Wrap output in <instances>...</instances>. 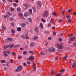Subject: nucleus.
<instances>
[{"label": "nucleus", "mask_w": 76, "mask_h": 76, "mask_svg": "<svg viewBox=\"0 0 76 76\" xmlns=\"http://www.w3.org/2000/svg\"><path fill=\"white\" fill-rule=\"evenodd\" d=\"M22 66H20L18 67V69H16L15 70V72H17L18 71H21L22 70Z\"/></svg>", "instance_id": "f257e3e1"}, {"label": "nucleus", "mask_w": 76, "mask_h": 76, "mask_svg": "<svg viewBox=\"0 0 76 76\" xmlns=\"http://www.w3.org/2000/svg\"><path fill=\"white\" fill-rule=\"evenodd\" d=\"M56 45L58 48L59 49H62V48H63L62 44H60L59 45L57 44Z\"/></svg>", "instance_id": "f03ea898"}, {"label": "nucleus", "mask_w": 76, "mask_h": 76, "mask_svg": "<svg viewBox=\"0 0 76 76\" xmlns=\"http://www.w3.org/2000/svg\"><path fill=\"white\" fill-rule=\"evenodd\" d=\"M49 13L48 11H46L45 12L44 14L43 15V16L44 17H46V16H47L48 15Z\"/></svg>", "instance_id": "7ed1b4c3"}, {"label": "nucleus", "mask_w": 76, "mask_h": 76, "mask_svg": "<svg viewBox=\"0 0 76 76\" xmlns=\"http://www.w3.org/2000/svg\"><path fill=\"white\" fill-rule=\"evenodd\" d=\"M28 60H34V57L33 56H31L28 58Z\"/></svg>", "instance_id": "20e7f679"}, {"label": "nucleus", "mask_w": 76, "mask_h": 76, "mask_svg": "<svg viewBox=\"0 0 76 76\" xmlns=\"http://www.w3.org/2000/svg\"><path fill=\"white\" fill-rule=\"evenodd\" d=\"M76 62H74L73 64L72 65V68H74L75 67H76Z\"/></svg>", "instance_id": "39448f33"}, {"label": "nucleus", "mask_w": 76, "mask_h": 76, "mask_svg": "<svg viewBox=\"0 0 76 76\" xmlns=\"http://www.w3.org/2000/svg\"><path fill=\"white\" fill-rule=\"evenodd\" d=\"M52 50H51L50 49H49V51H53V52H54L55 51V49H54V47H52L51 48Z\"/></svg>", "instance_id": "423d86ee"}, {"label": "nucleus", "mask_w": 76, "mask_h": 76, "mask_svg": "<svg viewBox=\"0 0 76 76\" xmlns=\"http://www.w3.org/2000/svg\"><path fill=\"white\" fill-rule=\"evenodd\" d=\"M39 26L40 28H41L42 29H43V25L42 23H40L39 24Z\"/></svg>", "instance_id": "0eeeda50"}, {"label": "nucleus", "mask_w": 76, "mask_h": 76, "mask_svg": "<svg viewBox=\"0 0 76 76\" xmlns=\"http://www.w3.org/2000/svg\"><path fill=\"white\" fill-rule=\"evenodd\" d=\"M75 37H71L70 39H69V41H73L74 39H75Z\"/></svg>", "instance_id": "6e6552de"}, {"label": "nucleus", "mask_w": 76, "mask_h": 76, "mask_svg": "<svg viewBox=\"0 0 76 76\" xmlns=\"http://www.w3.org/2000/svg\"><path fill=\"white\" fill-rule=\"evenodd\" d=\"M38 5H39V7H41V6H42V4H41V2L40 1L38 2Z\"/></svg>", "instance_id": "1a4fd4ad"}, {"label": "nucleus", "mask_w": 76, "mask_h": 76, "mask_svg": "<svg viewBox=\"0 0 76 76\" xmlns=\"http://www.w3.org/2000/svg\"><path fill=\"white\" fill-rule=\"evenodd\" d=\"M38 28L37 27H36L34 28V30L35 31H36L37 32H39V30H38Z\"/></svg>", "instance_id": "9d476101"}, {"label": "nucleus", "mask_w": 76, "mask_h": 76, "mask_svg": "<svg viewBox=\"0 0 76 76\" xmlns=\"http://www.w3.org/2000/svg\"><path fill=\"white\" fill-rule=\"evenodd\" d=\"M28 13L29 14H32V10L31 9H30L29 10Z\"/></svg>", "instance_id": "9b49d317"}, {"label": "nucleus", "mask_w": 76, "mask_h": 76, "mask_svg": "<svg viewBox=\"0 0 76 76\" xmlns=\"http://www.w3.org/2000/svg\"><path fill=\"white\" fill-rule=\"evenodd\" d=\"M11 32L12 33V34H15V30L13 29H12L11 30Z\"/></svg>", "instance_id": "f8f14e48"}, {"label": "nucleus", "mask_w": 76, "mask_h": 76, "mask_svg": "<svg viewBox=\"0 0 76 76\" xmlns=\"http://www.w3.org/2000/svg\"><path fill=\"white\" fill-rule=\"evenodd\" d=\"M38 38V36H34L33 38V39L34 40H37Z\"/></svg>", "instance_id": "ddd939ff"}, {"label": "nucleus", "mask_w": 76, "mask_h": 76, "mask_svg": "<svg viewBox=\"0 0 76 76\" xmlns=\"http://www.w3.org/2000/svg\"><path fill=\"white\" fill-rule=\"evenodd\" d=\"M66 17L67 19H69L70 18V15H66Z\"/></svg>", "instance_id": "4468645a"}, {"label": "nucleus", "mask_w": 76, "mask_h": 76, "mask_svg": "<svg viewBox=\"0 0 76 76\" xmlns=\"http://www.w3.org/2000/svg\"><path fill=\"white\" fill-rule=\"evenodd\" d=\"M33 67L34 68V71L36 70V65L35 64L33 65Z\"/></svg>", "instance_id": "2eb2a0df"}, {"label": "nucleus", "mask_w": 76, "mask_h": 76, "mask_svg": "<svg viewBox=\"0 0 76 76\" xmlns=\"http://www.w3.org/2000/svg\"><path fill=\"white\" fill-rule=\"evenodd\" d=\"M18 31H21V28L20 27H18L17 28Z\"/></svg>", "instance_id": "dca6fc26"}, {"label": "nucleus", "mask_w": 76, "mask_h": 76, "mask_svg": "<svg viewBox=\"0 0 76 76\" xmlns=\"http://www.w3.org/2000/svg\"><path fill=\"white\" fill-rule=\"evenodd\" d=\"M3 17H4V19H7V18H8V15H4L3 16Z\"/></svg>", "instance_id": "f3484780"}, {"label": "nucleus", "mask_w": 76, "mask_h": 76, "mask_svg": "<svg viewBox=\"0 0 76 76\" xmlns=\"http://www.w3.org/2000/svg\"><path fill=\"white\" fill-rule=\"evenodd\" d=\"M21 26L23 27H25L26 26V24L25 23H23L21 24Z\"/></svg>", "instance_id": "a211bd4d"}, {"label": "nucleus", "mask_w": 76, "mask_h": 76, "mask_svg": "<svg viewBox=\"0 0 76 76\" xmlns=\"http://www.w3.org/2000/svg\"><path fill=\"white\" fill-rule=\"evenodd\" d=\"M50 22L51 23H54V19H52L50 20Z\"/></svg>", "instance_id": "6ab92c4d"}, {"label": "nucleus", "mask_w": 76, "mask_h": 76, "mask_svg": "<svg viewBox=\"0 0 76 76\" xmlns=\"http://www.w3.org/2000/svg\"><path fill=\"white\" fill-rule=\"evenodd\" d=\"M55 72L54 71H52L50 72V75H53V74H54Z\"/></svg>", "instance_id": "aec40b11"}, {"label": "nucleus", "mask_w": 76, "mask_h": 76, "mask_svg": "<svg viewBox=\"0 0 76 76\" xmlns=\"http://www.w3.org/2000/svg\"><path fill=\"white\" fill-rule=\"evenodd\" d=\"M67 58V56H65V57H64L63 58V60L64 61Z\"/></svg>", "instance_id": "412c9836"}, {"label": "nucleus", "mask_w": 76, "mask_h": 76, "mask_svg": "<svg viewBox=\"0 0 76 76\" xmlns=\"http://www.w3.org/2000/svg\"><path fill=\"white\" fill-rule=\"evenodd\" d=\"M9 45H7V46H6L4 47V49H7V48H9Z\"/></svg>", "instance_id": "4be33fe9"}, {"label": "nucleus", "mask_w": 76, "mask_h": 76, "mask_svg": "<svg viewBox=\"0 0 76 76\" xmlns=\"http://www.w3.org/2000/svg\"><path fill=\"white\" fill-rule=\"evenodd\" d=\"M41 21L43 22H45V20L43 18H41Z\"/></svg>", "instance_id": "5701e85b"}, {"label": "nucleus", "mask_w": 76, "mask_h": 76, "mask_svg": "<svg viewBox=\"0 0 76 76\" xmlns=\"http://www.w3.org/2000/svg\"><path fill=\"white\" fill-rule=\"evenodd\" d=\"M28 15V12H26L24 14V16L25 17H27Z\"/></svg>", "instance_id": "b1692460"}, {"label": "nucleus", "mask_w": 76, "mask_h": 76, "mask_svg": "<svg viewBox=\"0 0 76 76\" xmlns=\"http://www.w3.org/2000/svg\"><path fill=\"white\" fill-rule=\"evenodd\" d=\"M53 15L54 16H57V15L55 12H53Z\"/></svg>", "instance_id": "393cba45"}, {"label": "nucleus", "mask_w": 76, "mask_h": 76, "mask_svg": "<svg viewBox=\"0 0 76 76\" xmlns=\"http://www.w3.org/2000/svg\"><path fill=\"white\" fill-rule=\"evenodd\" d=\"M28 20L29 21V22H32V20L31 18H28Z\"/></svg>", "instance_id": "a878e982"}, {"label": "nucleus", "mask_w": 76, "mask_h": 76, "mask_svg": "<svg viewBox=\"0 0 76 76\" xmlns=\"http://www.w3.org/2000/svg\"><path fill=\"white\" fill-rule=\"evenodd\" d=\"M68 23H70V22H72V20L71 19L68 20H67Z\"/></svg>", "instance_id": "bb28decb"}, {"label": "nucleus", "mask_w": 76, "mask_h": 76, "mask_svg": "<svg viewBox=\"0 0 76 76\" xmlns=\"http://www.w3.org/2000/svg\"><path fill=\"white\" fill-rule=\"evenodd\" d=\"M17 11L18 12H20V8H17Z\"/></svg>", "instance_id": "cd10ccee"}, {"label": "nucleus", "mask_w": 76, "mask_h": 76, "mask_svg": "<svg viewBox=\"0 0 76 76\" xmlns=\"http://www.w3.org/2000/svg\"><path fill=\"white\" fill-rule=\"evenodd\" d=\"M4 56H7V54L6 52H4Z\"/></svg>", "instance_id": "c85d7f7f"}, {"label": "nucleus", "mask_w": 76, "mask_h": 76, "mask_svg": "<svg viewBox=\"0 0 76 76\" xmlns=\"http://www.w3.org/2000/svg\"><path fill=\"white\" fill-rule=\"evenodd\" d=\"M8 40L10 41H13V39L12 38H8Z\"/></svg>", "instance_id": "c756f323"}, {"label": "nucleus", "mask_w": 76, "mask_h": 76, "mask_svg": "<svg viewBox=\"0 0 76 76\" xmlns=\"http://www.w3.org/2000/svg\"><path fill=\"white\" fill-rule=\"evenodd\" d=\"M19 16H20V17H23V14L22 13H20L19 14Z\"/></svg>", "instance_id": "7c9ffc66"}, {"label": "nucleus", "mask_w": 76, "mask_h": 76, "mask_svg": "<svg viewBox=\"0 0 76 76\" xmlns=\"http://www.w3.org/2000/svg\"><path fill=\"white\" fill-rule=\"evenodd\" d=\"M2 28L3 30H6V27H2Z\"/></svg>", "instance_id": "2f4dec72"}, {"label": "nucleus", "mask_w": 76, "mask_h": 76, "mask_svg": "<svg viewBox=\"0 0 76 76\" xmlns=\"http://www.w3.org/2000/svg\"><path fill=\"white\" fill-rule=\"evenodd\" d=\"M29 37L28 36H26V39H29Z\"/></svg>", "instance_id": "473e14b6"}, {"label": "nucleus", "mask_w": 76, "mask_h": 76, "mask_svg": "<svg viewBox=\"0 0 76 76\" xmlns=\"http://www.w3.org/2000/svg\"><path fill=\"white\" fill-rule=\"evenodd\" d=\"M27 53V52L26 51H24L23 53V54L25 55V54H26Z\"/></svg>", "instance_id": "72a5a7b5"}, {"label": "nucleus", "mask_w": 76, "mask_h": 76, "mask_svg": "<svg viewBox=\"0 0 76 76\" xmlns=\"http://www.w3.org/2000/svg\"><path fill=\"white\" fill-rule=\"evenodd\" d=\"M31 47H33L34 45V43H31Z\"/></svg>", "instance_id": "f704fd0d"}, {"label": "nucleus", "mask_w": 76, "mask_h": 76, "mask_svg": "<svg viewBox=\"0 0 76 76\" xmlns=\"http://www.w3.org/2000/svg\"><path fill=\"white\" fill-rule=\"evenodd\" d=\"M21 37L22 38H23V39H25V36H23V35H21Z\"/></svg>", "instance_id": "c9c22d12"}, {"label": "nucleus", "mask_w": 76, "mask_h": 76, "mask_svg": "<svg viewBox=\"0 0 76 76\" xmlns=\"http://www.w3.org/2000/svg\"><path fill=\"white\" fill-rule=\"evenodd\" d=\"M32 9L35 12V11H36V9H35V8L34 7H33L32 8Z\"/></svg>", "instance_id": "e433bc0d"}, {"label": "nucleus", "mask_w": 76, "mask_h": 76, "mask_svg": "<svg viewBox=\"0 0 76 76\" xmlns=\"http://www.w3.org/2000/svg\"><path fill=\"white\" fill-rule=\"evenodd\" d=\"M12 55H14V56H15L16 55V53H15L14 52H12Z\"/></svg>", "instance_id": "4c0bfd02"}, {"label": "nucleus", "mask_w": 76, "mask_h": 76, "mask_svg": "<svg viewBox=\"0 0 76 76\" xmlns=\"http://www.w3.org/2000/svg\"><path fill=\"white\" fill-rule=\"evenodd\" d=\"M58 40L59 41L61 42V41H62V39L60 38L58 39Z\"/></svg>", "instance_id": "58836bf2"}, {"label": "nucleus", "mask_w": 76, "mask_h": 76, "mask_svg": "<svg viewBox=\"0 0 76 76\" xmlns=\"http://www.w3.org/2000/svg\"><path fill=\"white\" fill-rule=\"evenodd\" d=\"M19 45H15L14 46V47H19Z\"/></svg>", "instance_id": "ea45409f"}, {"label": "nucleus", "mask_w": 76, "mask_h": 76, "mask_svg": "<svg viewBox=\"0 0 76 76\" xmlns=\"http://www.w3.org/2000/svg\"><path fill=\"white\" fill-rule=\"evenodd\" d=\"M13 5L14 6H15V7L17 6V4H16V3L13 4Z\"/></svg>", "instance_id": "a19ab883"}, {"label": "nucleus", "mask_w": 76, "mask_h": 76, "mask_svg": "<svg viewBox=\"0 0 76 76\" xmlns=\"http://www.w3.org/2000/svg\"><path fill=\"white\" fill-rule=\"evenodd\" d=\"M60 75H61V73H58L56 75V76H60Z\"/></svg>", "instance_id": "79ce46f5"}, {"label": "nucleus", "mask_w": 76, "mask_h": 76, "mask_svg": "<svg viewBox=\"0 0 76 76\" xmlns=\"http://www.w3.org/2000/svg\"><path fill=\"white\" fill-rule=\"evenodd\" d=\"M59 22L61 23V22H63V20L62 19H61L59 20Z\"/></svg>", "instance_id": "37998d69"}, {"label": "nucleus", "mask_w": 76, "mask_h": 76, "mask_svg": "<svg viewBox=\"0 0 76 76\" xmlns=\"http://www.w3.org/2000/svg\"><path fill=\"white\" fill-rule=\"evenodd\" d=\"M10 21H13V18H10Z\"/></svg>", "instance_id": "c03bdc74"}, {"label": "nucleus", "mask_w": 76, "mask_h": 76, "mask_svg": "<svg viewBox=\"0 0 76 76\" xmlns=\"http://www.w3.org/2000/svg\"><path fill=\"white\" fill-rule=\"evenodd\" d=\"M11 10L12 11V12H13V11H14V9L13 8H11Z\"/></svg>", "instance_id": "a18cd8bd"}, {"label": "nucleus", "mask_w": 76, "mask_h": 76, "mask_svg": "<svg viewBox=\"0 0 76 76\" xmlns=\"http://www.w3.org/2000/svg\"><path fill=\"white\" fill-rule=\"evenodd\" d=\"M53 34L54 35H56V32L55 31H53Z\"/></svg>", "instance_id": "49530a36"}, {"label": "nucleus", "mask_w": 76, "mask_h": 76, "mask_svg": "<svg viewBox=\"0 0 76 76\" xmlns=\"http://www.w3.org/2000/svg\"><path fill=\"white\" fill-rule=\"evenodd\" d=\"M40 54L41 55H44V53L43 52H41L40 53Z\"/></svg>", "instance_id": "de8ad7c7"}, {"label": "nucleus", "mask_w": 76, "mask_h": 76, "mask_svg": "<svg viewBox=\"0 0 76 76\" xmlns=\"http://www.w3.org/2000/svg\"><path fill=\"white\" fill-rule=\"evenodd\" d=\"M71 11H72V9H69V10H68V13H70V12H71Z\"/></svg>", "instance_id": "09e8293b"}, {"label": "nucleus", "mask_w": 76, "mask_h": 76, "mask_svg": "<svg viewBox=\"0 0 76 76\" xmlns=\"http://www.w3.org/2000/svg\"><path fill=\"white\" fill-rule=\"evenodd\" d=\"M7 54H9L10 53V51L9 50H7Z\"/></svg>", "instance_id": "8fccbe9b"}, {"label": "nucleus", "mask_w": 76, "mask_h": 76, "mask_svg": "<svg viewBox=\"0 0 76 76\" xmlns=\"http://www.w3.org/2000/svg\"><path fill=\"white\" fill-rule=\"evenodd\" d=\"M50 25H51V24H50V23H49V24H48V27H50Z\"/></svg>", "instance_id": "3c124183"}, {"label": "nucleus", "mask_w": 76, "mask_h": 76, "mask_svg": "<svg viewBox=\"0 0 76 76\" xmlns=\"http://www.w3.org/2000/svg\"><path fill=\"white\" fill-rule=\"evenodd\" d=\"M5 61H4V60H1V63H4V62H5Z\"/></svg>", "instance_id": "603ef678"}, {"label": "nucleus", "mask_w": 76, "mask_h": 76, "mask_svg": "<svg viewBox=\"0 0 76 76\" xmlns=\"http://www.w3.org/2000/svg\"><path fill=\"white\" fill-rule=\"evenodd\" d=\"M65 11V10H63V11H62V14L63 15V14H64V13Z\"/></svg>", "instance_id": "864d4df0"}, {"label": "nucleus", "mask_w": 76, "mask_h": 76, "mask_svg": "<svg viewBox=\"0 0 76 76\" xmlns=\"http://www.w3.org/2000/svg\"><path fill=\"white\" fill-rule=\"evenodd\" d=\"M18 59H20V58H22V56H20L18 57Z\"/></svg>", "instance_id": "5fc2aeb1"}, {"label": "nucleus", "mask_w": 76, "mask_h": 76, "mask_svg": "<svg viewBox=\"0 0 76 76\" xmlns=\"http://www.w3.org/2000/svg\"><path fill=\"white\" fill-rule=\"evenodd\" d=\"M64 71H65L64 69H62V70H61V72H64Z\"/></svg>", "instance_id": "6e6d98bb"}, {"label": "nucleus", "mask_w": 76, "mask_h": 76, "mask_svg": "<svg viewBox=\"0 0 76 76\" xmlns=\"http://www.w3.org/2000/svg\"><path fill=\"white\" fill-rule=\"evenodd\" d=\"M72 36H73V34H71L69 35V37H72Z\"/></svg>", "instance_id": "4d7b16f0"}, {"label": "nucleus", "mask_w": 76, "mask_h": 76, "mask_svg": "<svg viewBox=\"0 0 76 76\" xmlns=\"http://www.w3.org/2000/svg\"><path fill=\"white\" fill-rule=\"evenodd\" d=\"M51 37H48V39H49V40H51Z\"/></svg>", "instance_id": "13d9d810"}, {"label": "nucleus", "mask_w": 76, "mask_h": 76, "mask_svg": "<svg viewBox=\"0 0 76 76\" xmlns=\"http://www.w3.org/2000/svg\"><path fill=\"white\" fill-rule=\"evenodd\" d=\"M11 25L12 26H14V23H11Z\"/></svg>", "instance_id": "bf43d9fd"}, {"label": "nucleus", "mask_w": 76, "mask_h": 76, "mask_svg": "<svg viewBox=\"0 0 76 76\" xmlns=\"http://www.w3.org/2000/svg\"><path fill=\"white\" fill-rule=\"evenodd\" d=\"M55 60H58V56H56V57Z\"/></svg>", "instance_id": "052dcab7"}, {"label": "nucleus", "mask_w": 76, "mask_h": 76, "mask_svg": "<svg viewBox=\"0 0 76 76\" xmlns=\"http://www.w3.org/2000/svg\"><path fill=\"white\" fill-rule=\"evenodd\" d=\"M10 62L11 63H13V60L12 59H11L10 60Z\"/></svg>", "instance_id": "680f3d73"}, {"label": "nucleus", "mask_w": 76, "mask_h": 76, "mask_svg": "<svg viewBox=\"0 0 76 76\" xmlns=\"http://www.w3.org/2000/svg\"><path fill=\"white\" fill-rule=\"evenodd\" d=\"M23 64L24 66H26V63H24Z\"/></svg>", "instance_id": "e2e57ef3"}, {"label": "nucleus", "mask_w": 76, "mask_h": 76, "mask_svg": "<svg viewBox=\"0 0 76 76\" xmlns=\"http://www.w3.org/2000/svg\"><path fill=\"white\" fill-rule=\"evenodd\" d=\"M15 2H16V3H18V0H15Z\"/></svg>", "instance_id": "0e129e2a"}, {"label": "nucleus", "mask_w": 76, "mask_h": 76, "mask_svg": "<svg viewBox=\"0 0 76 76\" xmlns=\"http://www.w3.org/2000/svg\"><path fill=\"white\" fill-rule=\"evenodd\" d=\"M74 46H76V43H74L73 44Z\"/></svg>", "instance_id": "69168bd1"}, {"label": "nucleus", "mask_w": 76, "mask_h": 76, "mask_svg": "<svg viewBox=\"0 0 76 76\" xmlns=\"http://www.w3.org/2000/svg\"><path fill=\"white\" fill-rule=\"evenodd\" d=\"M27 64H31V63H30V62H29V61H28L27 62Z\"/></svg>", "instance_id": "338daca9"}, {"label": "nucleus", "mask_w": 76, "mask_h": 76, "mask_svg": "<svg viewBox=\"0 0 76 76\" xmlns=\"http://www.w3.org/2000/svg\"><path fill=\"white\" fill-rule=\"evenodd\" d=\"M73 15H74V16L76 15V13L75 12H74L73 14Z\"/></svg>", "instance_id": "774afa93"}]
</instances>
